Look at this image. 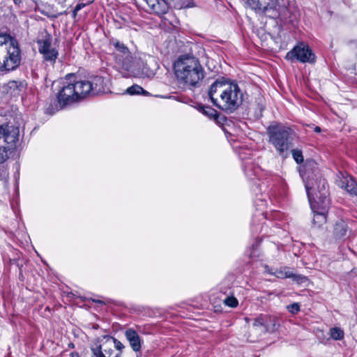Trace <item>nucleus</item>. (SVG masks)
Here are the masks:
<instances>
[{"mask_svg": "<svg viewBox=\"0 0 357 357\" xmlns=\"http://www.w3.org/2000/svg\"><path fill=\"white\" fill-rule=\"evenodd\" d=\"M208 94L213 105L227 113L237 109L243 100V93L239 86L225 77L217 79L211 85Z\"/></svg>", "mask_w": 357, "mask_h": 357, "instance_id": "1", "label": "nucleus"}, {"mask_svg": "<svg viewBox=\"0 0 357 357\" xmlns=\"http://www.w3.org/2000/svg\"><path fill=\"white\" fill-rule=\"evenodd\" d=\"M305 187L312 208L316 205L324 204V207L328 206L329 198L327 183L320 174L317 168L312 169L310 165L305 167L303 175Z\"/></svg>", "mask_w": 357, "mask_h": 357, "instance_id": "2", "label": "nucleus"}, {"mask_svg": "<svg viewBox=\"0 0 357 357\" xmlns=\"http://www.w3.org/2000/svg\"><path fill=\"white\" fill-rule=\"evenodd\" d=\"M174 70L178 82L188 86H199L204 77L202 65L193 56H180L174 63Z\"/></svg>", "mask_w": 357, "mask_h": 357, "instance_id": "3", "label": "nucleus"}, {"mask_svg": "<svg viewBox=\"0 0 357 357\" xmlns=\"http://www.w3.org/2000/svg\"><path fill=\"white\" fill-rule=\"evenodd\" d=\"M21 61L22 52L17 40L9 35H0V70H15Z\"/></svg>", "mask_w": 357, "mask_h": 357, "instance_id": "4", "label": "nucleus"}, {"mask_svg": "<svg viewBox=\"0 0 357 357\" xmlns=\"http://www.w3.org/2000/svg\"><path fill=\"white\" fill-rule=\"evenodd\" d=\"M268 142L279 155H283L293 146L294 132L289 127L282 123H273L267 128Z\"/></svg>", "mask_w": 357, "mask_h": 357, "instance_id": "5", "label": "nucleus"}, {"mask_svg": "<svg viewBox=\"0 0 357 357\" xmlns=\"http://www.w3.org/2000/svg\"><path fill=\"white\" fill-rule=\"evenodd\" d=\"M124 348L121 342L108 335L96 338L90 346L91 357H121Z\"/></svg>", "mask_w": 357, "mask_h": 357, "instance_id": "6", "label": "nucleus"}, {"mask_svg": "<svg viewBox=\"0 0 357 357\" xmlns=\"http://www.w3.org/2000/svg\"><path fill=\"white\" fill-rule=\"evenodd\" d=\"M81 79L77 80L73 74L66 76L63 86L57 95L58 102L62 107L85 98Z\"/></svg>", "mask_w": 357, "mask_h": 357, "instance_id": "7", "label": "nucleus"}, {"mask_svg": "<svg viewBox=\"0 0 357 357\" xmlns=\"http://www.w3.org/2000/svg\"><path fill=\"white\" fill-rule=\"evenodd\" d=\"M249 6L264 13L271 18H287L288 13L287 0H245Z\"/></svg>", "mask_w": 357, "mask_h": 357, "instance_id": "8", "label": "nucleus"}, {"mask_svg": "<svg viewBox=\"0 0 357 357\" xmlns=\"http://www.w3.org/2000/svg\"><path fill=\"white\" fill-rule=\"evenodd\" d=\"M285 59L289 61L297 60L301 63H314L315 55L307 45L301 43L287 52Z\"/></svg>", "mask_w": 357, "mask_h": 357, "instance_id": "9", "label": "nucleus"}, {"mask_svg": "<svg viewBox=\"0 0 357 357\" xmlns=\"http://www.w3.org/2000/svg\"><path fill=\"white\" fill-rule=\"evenodd\" d=\"M20 128L10 123L0 126V143L11 147L16 148L17 142L19 140Z\"/></svg>", "mask_w": 357, "mask_h": 357, "instance_id": "10", "label": "nucleus"}, {"mask_svg": "<svg viewBox=\"0 0 357 357\" xmlns=\"http://www.w3.org/2000/svg\"><path fill=\"white\" fill-rule=\"evenodd\" d=\"M252 326L256 330H259L261 333H273L279 328L280 324L276 317L260 314L254 320Z\"/></svg>", "mask_w": 357, "mask_h": 357, "instance_id": "11", "label": "nucleus"}, {"mask_svg": "<svg viewBox=\"0 0 357 357\" xmlns=\"http://www.w3.org/2000/svg\"><path fill=\"white\" fill-rule=\"evenodd\" d=\"M52 36L46 33L44 38L38 41L39 52L43 55L45 61L53 64L58 57V51L52 47Z\"/></svg>", "mask_w": 357, "mask_h": 357, "instance_id": "12", "label": "nucleus"}, {"mask_svg": "<svg viewBox=\"0 0 357 357\" xmlns=\"http://www.w3.org/2000/svg\"><path fill=\"white\" fill-rule=\"evenodd\" d=\"M82 89H84L85 96H94L105 91V83L103 77L94 76L89 79H81Z\"/></svg>", "mask_w": 357, "mask_h": 357, "instance_id": "13", "label": "nucleus"}, {"mask_svg": "<svg viewBox=\"0 0 357 357\" xmlns=\"http://www.w3.org/2000/svg\"><path fill=\"white\" fill-rule=\"evenodd\" d=\"M113 45L116 49L114 56L121 55L126 56L125 61H122L119 57H117L118 61L126 68V70H132V56L128 48L121 42L115 41Z\"/></svg>", "mask_w": 357, "mask_h": 357, "instance_id": "14", "label": "nucleus"}, {"mask_svg": "<svg viewBox=\"0 0 357 357\" xmlns=\"http://www.w3.org/2000/svg\"><path fill=\"white\" fill-rule=\"evenodd\" d=\"M273 275L279 279L290 278L298 284H303L307 281V277L294 273L288 267L275 268Z\"/></svg>", "mask_w": 357, "mask_h": 357, "instance_id": "15", "label": "nucleus"}, {"mask_svg": "<svg viewBox=\"0 0 357 357\" xmlns=\"http://www.w3.org/2000/svg\"><path fill=\"white\" fill-rule=\"evenodd\" d=\"M124 335L132 349L136 353L140 352L143 340L137 332L132 328H128Z\"/></svg>", "mask_w": 357, "mask_h": 357, "instance_id": "16", "label": "nucleus"}, {"mask_svg": "<svg viewBox=\"0 0 357 357\" xmlns=\"http://www.w3.org/2000/svg\"><path fill=\"white\" fill-rule=\"evenodd\" d=\"M147 3L151 12L162 15L165 14L169 9L168 3L165 0H144Z\"/></svg>", "mask_w": 357, "mask_h": 357, "instance_id": "17", "label": "nucleus"}, {"mask_svg": "<svg viewBox=\"0 0 357 357\" xmlns=\"http://www.w3.org/2000/svg\"><path fill=\"white\" fill-rule=\"evenodd\" d=\"M350 231L347 222L344 220H338L333 226V234L336 239L344 240L348 236Z\"/></svg>", "mask_w": 357, "mask_h": 357, "instance_id": "18", "label": "nucleus"}, {"mask_svg": "<svg viewBox=\"0 0 357 357\" xmlns=\"http://www.w3.org/2000/svg\"><path fill=\"white\" fill-rule=\"evenodd\" d=\"M26 86L24 80H12L8 82L6 91L11 96H19L26 90Z\"/></svg>", "mask_w": 357, "mask_h": 357, "instance_id": "19", "label": "nucleus"}, {"mask_svg": "<svg viewBox=\"0 0 357 357\" xmlns=\"http://www.w3.org/2000/svg\"><path fill=\"white\" fill-rule=\"evenodd\" d=\"M318 206V208H320L321 211H314V208H312L314 213L312 222L315 226L320 227L326 222V213L328 206L324 208V204H319V206Z\"/></svg>", "mask_w": 357, "mask_h": 357, "instance_id": "20", "label": "nucleus"}, {"mask_svg": "<svg viewBox=\"0 0 357 357\" xmlns=\"http://www.w3.org/2000/svg\"><path fill=\"white\" fill-rule=\"evenodd\" d=\"M14 149L0 143V163H5L9 158V154Z\"/></svg>", "mask_w": 357, "mask_h": 357, "instance_id": "21", "label": "nucleus"}, {"mask_svg": "<svg viewBox=\"0 0 357 357\" xmlns=\"http://www.w3.org/2000/svg\"><path fill=\"white\" fill-rule=\"evenodd\" d=\"M345 189L352 195H357V183L352 177L345 178Z\"/></svg>", "mask_w": 357, "mask_h": 357, "instance_id": "22", "label": "nucleus"}, {"mask_svg": "<svg viewBox=\"0 0 357 357\" xmlns=\"http://www.w3.org/2000/svg\"><path fill=\"white\" fill-rule=\"evenodd\" d=\"M329 335L334 340H341L344 338V333L339 327H333L329 330Z\"/></svg>", "mask_w": 357, "mask_h": 357, "instance_id": "23", "label": "nucleus"}, {"mask_svg": "<svg viewBox=\"0 0 357 357\" xmlns=\"http://www.w3.org/2000/svg\"><path fill=\"white\" fill-rule=\"evenodd\" d=\"M126 93L129 95H139L143 94L146 96L149 93L145 91L142 86L134 84L126 89Z\"/></svg>", "mask_w": 357, "mask_h": 357, "instance_id": "24", "label": "nucleus"}, {"mask_svg": "<svg viewBox=\"0 0 357 357\" xmlns=\"http://www.w3.org/2000/svg\"><path fill=\"white\" fill-rule=\"evenodd\" d=\"M199 110L202 112L204 115L216 119L218 117V112L213 108L208 106H202Z\"/></svg>", "mask_w": 357, "mask_h": 357, "instance_id": "25", "label": "nucleus"}, {"mask_svg": "<svg viewBox=\"0 0 357 357\" xmlns=\"http://www.w3.org/2000/svg\"><path fill=\"white\" fill-rule=\"evenodd\" d=\"M257 169H254V166L251 163H246L244 167V172L245 176L250 179H252L254 176L257 174Z\"/></svg>", "mask_w": 357, "mask_h": 357, "instance_id": "26", "label": "nucleus"}, {"mask_svg": "<svg viewBox=\"0 0 357 357\" xmlns=\"http://www.w3.org/2000/svg\"><path fill=\"white\" fill-rule=\"evenodd\" d=\"M9 172L8 165L5 163H0V181H6L8 178Z\"/></svg>", "mask_w": 357, "mask_h": 357, "instance_id": "27", "label": "nucleus"}, {"mask_svg": "<svg viewBox=\"0 0 357 357\" xmlns=\"http://www.w3.org/2000/svg\"><path fill=\"white\" fill-rule=\"evenodd\" d=\"M223 303L225 305L232 308L237 307L238 305V300L233 296L225 298Z\"/></svg>", "mask_w": 357, "mask_h": 357, "instance_id": "28", "label": "nucleus"}, {"mask_svg": "<svg viewBox=\"0 0 357 357\" xmlns=\"http://www.w3.org/2000/svg\"><path fill=\"white\" fill-rule=\"evenodd\" d=\"M291 154H292L293 158L296 162V163L301 164L303 162L304 159H303V153L301 150L292 149Z\"/></svg>", "mask_w": 357, "mask_h": 357, "instance_id": "29", "label": "nucleus"}, {"mask_svg": "<svg viewBox=\"0 0 357 357\" xmlns=\"http://www.w3.org/2000/svg\"><path fill=\"white\" fill-rule=\"evenodd\" d=\"M140 74L143 76L151 77L155 75V71L151 69L150 67L148 66V64L146 63L144 65Z\"/></svg>", "mask_w": 357, "mask_h": 357, "instance_id": "30", "label": "nucleus"}, {"mask_svg": "<svg viewBox=\"0 0 357 357\" xmlns=\"http://www.w3.org/2000/svg\"><path fill=\"white\" fill-rule=\"evenodd\" d=\"M287 309L290 313L295 314L300 311V305L296 303H294L288 305Z\"/></svg>", "mask_w": 357, "mask_h": 357, "instance_id": "31", "label": "nucleus"}, {"mask_svg": "<svg viewBox=\"0 0 357 357\" xmlns=\"http://www.w3.org/2000/svg\"><path fill=\"white\" fill-rule=\"evenodd\" d=\"M114 60H115V63H116V66L119 68H121V69H123V70H126V68L118 61V59H117V57H119L120 59L122 61H125V59H126V56H122V54L121 55H117V56H114Z\"/></svg>", "mask_w": 357, "mask_h": 357, "instance_id": "32", "label": "nucleus"}, {"mask_svg": "<svg viewBox=\"0 0 357 357\" xmlns=\"http://www.w3.org/2000/svg\"><path fill=\"white\" fill-rule=\"evenodd\" d=\"M275 270V268L270 267L268 265H265L264 266V272L266 273H268V274L271 275H273V273H274Z\"/></svg>", "mask_w": 357, "mask_h": 357, "instance_id": "33", "label": "nucleus"}, {"mask_svg": "<svg viewBox=\"0 0 357 357\" xmlns=\"http://www.w3.org/2000/svg\"><path fill=\"white\" fill-rule=\"evenodd\" d=\"M86 6L85 3H78L75 9V12H78L79 10H80L81 9H82L84 6Z\"/></svg>", "mask_w": 357, "mask_h": 357, "instance_id": "34", "label": "nucleus"}, {"mask_svg": "<svg viewBox=\"0 0 357 357\" xmlns=\"http://www.w3.org/2000/svg\"><path fill=\"white\" fill-rule=\"evenodd\" d=\"M92 301L96 303L104 304V302L100 300L93 299Z\"/></svg>", "mask_w": 357, "mask_h": 357, "instance_id": "35", "label": "nucleus"}, {"mask_svg": "<svg viewBox=\"0 0 357 357\" xmlns=\"http://www.w3.org/2000/svg\"><path fill=\"white\" fill-rule=\"evenodd\" d=\"M272 215L273 218H278L280 215V213L278 211H275L273 213Z\"/></svg>", "mask_w": 357, "mask_h": 357, "instance_id": "36", "label": "nucleus"}, {"mask_svg": "<svg viewBox=\"0 0 357 357\" xmlns=\"http://www.w3.org/2000/svg\"><path fill=\"white\" fill-rule=\"evenodd\" d=\"M314 130L316 132H321V128L319 127V126H315L314 128Z\"/></svg>", "mask_w": 357, "mask_h": 357, "instance_id": "37", "label": "nucleus"}, {"mask_svg": "<svg viewBox=\"0 0 357 357\" xmlns=\"http://www.w3.org/2000/svg\"><path fill=\"white\" fill-rule=\"evenodd\" d=\"M15 5H20L22 3L21 0H13Z\"/></svg>", "mask_w": 357, "mask_h": 357, "instance_id": "38", "label": "nucleus"}, {"mask_svg": "<svg viewBox=\"0 0 357 357\" xmlns=\"http://www.w3.org/2000/svg\"><path fill=\"white\" fill-rule=\"evenodd\" d=\"M77 12H75V9H74L73 11V17L75 18L77 17Z\"/></svg>", "mask_w": 357, "mask_h": 357, "instance_id": "39", "label": "nucleus"}, {"mask_svg": "<svg viewBox=\"0 0 357 357\" xmlns=\"http://www.w3.org/2000/svg\"><path fill=\"white\" fill-rule=\"evenodd\" d=\"M71 355L73 357H75V355L76 356V357H78V354L77 353H72Z\"/></svg>", "mask_w": 357, "mask_h": 357, "instance_id": "40", "label": "nucleus"}, {"mask_svg": "<svg viewBox=\"0 0 357 357\" xmlns=\"http://www.w3.org/2000/svg\"><path fill=\"white\" fill-rule=\"evenodd\" d=\"M261 215L263 217V218H264V219L267 218H266V216L264 215V213H262L261 214Z\"/></svg>", "mask_w": 357, "mask_h": 357, "instance_id": "41", "label": "nucleus"}]
</instances>
